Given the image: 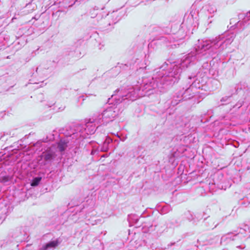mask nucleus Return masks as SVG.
Returning a JSON list of instances; mask_svg holds the SVG:
<instances>
[{
	"mask_svg": "<svg viewBox=\"0 0 250 250\" xmlns=\"http://www.w3.org/2000/svg\"><path fill=\"white\" fill-rule=\"evenodd\" d=\"M235 35L233 33H225L216 37L212 40H199L192 51L184 56L180 63L173 62L168 64L165 62L161 67L156 69L152 79L148 82L144 83L143 86L130 87L126 89H118L108 98L105 109H115L120 104H129L137 98L144 96H151L155 98L159 103L160 95L164 92L169 86H171L179 79L182 71L195 61L200 60L206 54L207 50H215L210 55L215 58V54H220L234 40Z\"/></svg>",
	"mask_w": 250,
	"mask_h": 250,
	"instance_id": "1",
	"label": "nucleus"
},
{
	"mask_svg": "<svg viewBox=\"0 0 250 250\" xmlns=\"http://www.w3.org/2000/svg\"><path fill=\"white\" fill-rule=\"evenodd\" d=\"M197 76L194 75L189 76L187 79V83L189 85V86L184 91H180L179 94L183 100H187L189 99H193L194 101L195 96L197 94H202L203 93L201 92L200 89H203V81H201L197 77Z\"/></svg>",
	"mask_w": 250,
	"mask_h": 250,
	"instance_id": "2",
	"label": "nucleus"
},
{
	"mask_svg": "<svg viewBox=\"0 0 250 250\" xmlns=\"http://www.w3.org/2000/svg\"><path fill=\"white\" fill-rule=\"evenodd\" d=\"M125 14V12L122 10H117L113 11L111 13L106 14L105 19L106 20L111 19L107 25H111L118 22Z\"/></svg>",
	"mask_w": 250,
	"mask_h": 250,
	"instance_id": "3",
	"label": "nucleus"
},
{
	"mask_svg": "<svg viewBox=\"0 0 250 250\" xmlns=\"http://www.w3.org/2000/svg\"><path fill=\"white\" fill-rule=\"evenodd\" d=\"M238 18L239 20H242V21L240 20L235 23V25L237 27L242 25L250 24V10L246 13L239 14Z\"/></svg>",
	"mask_w": 250,
	"mask_h": 250,
	"instance_id": "4",
	"label": "nucleus"
},
{
	"mask_svg": "<svg viewBox=\"0 0 250 250\" xmlns=\"http://www.w3.org/2000/svg\"><path fill=\"white\" fill-rule=\"evenodd\" d=\"M182 100V99L180 96V94L177 93L176 96H174L172 100L167 101L166 104L167 105H169L168 108H172Z\"/></svg>",
	"mask_w": 250,
	"mask_h": 250,
	"instance_id": "5",
	"label": "nucleus"
},
{
	"mask_svg": "<svg viewBox=\"0 0 250 250\" xmlns=\"http://www.w3.org/2000/svg\"><path fill=\"white\" fill-rule=\"evenodd\" d=\"M204 10L206 11L210 16H208V19L213 17L214 14L216 12L217 9L215 5L208 3L204 7Z\"/></svg>",
	"mask_w": 250,
	"mask_h": 250,
	"instance_id": "6",
	"label": "nucleus"
},
{
	"mask_svg": "<svg viewBox=\"0 0 250 250\" xmlns=\"http://www.w3.org/2000/svg\"><path fill=\"white\" fill-rule=\"evenodd\" d=\"M194 19L193 17V15L190 13L189 15H188V17L186 18V16H185L184 18V21L183 23H186L188 25H191V26L194 25V26L195 25L194 24Z\"/></svg>",
	"mask_w": 250,
	"mask_h": 250,
	"instance_id": "7",
	"label": "nucleus"
},
{
	"mask_svg": "<svg viewBox=\"0 0 250 250\" xmlns=\"http://www.w3.org/2000/svg\"><path fill=\"white\" fill-rule=\"evenodd\" d=\"M58 241H53L50 242L49 243L46 244L45 245L43 246L41 249V250H46L49 248H55L58 245Z\"/></svg>",
	"mask_w": 250,
	"mask_h": 250,
	"instance_id": "8",
	"label": "nucleus"
},
{
	"mask_svg": "<svg viewBox=\"0 0 250 250\" xmlns=\"http://www.w3.org/2000/svg\"><path fill=\"white\" fill-rule=\"evenodd\" d=\"M248 105V103L246 101H244V100L241 99L240 100L237 104L233 106V108H240L241 107L243 106L244 108L247 107Z\"/></svg>",
	"mask_w": 250,
	"mask_h": 250,
	"instance_id": "9",
	"label": "nucleus"
},
{
	"mask_svg": "<svg viewBox=\"0 0 250 250\" xmlns=\"http://www.w3.org/2000/svg\"><path fill=\"white\" fill-rule=\"evenodd\" d=\"M68 142L61 140L58 144V147L60 151H63L67 147Z\"/></svg>",
	"mask_w": 250,
	"mask_h": 250,
	"instance_id": "10",
	"label": "nucleus"
},
{
	"mask_svg": "<svg viewBox=\"0 0 250 250\" xmlns=\"http://www.w3.org/2000/svg\"><path fill=\"white\" fill-rule=\"evenodd\" d=\"M42 157L45 161H49L53 159V155L49 152H45L42 153Z\"/></svg>",
	"mask_w": 250,
	"mask_h": 250,
	"instance_id": "11",
	"label": "nucleus"
},
{
	"mask_svg": "<svg viewBox=\"0 0 250 250\" xmlns=\"http://www.w3.org/2000/svg\"><path fill=\"white\" fill-rule=\"evenodd\" d=\"M231 96V95H230L229 96H225L223 97L220 100L221 104L219 105H221L226 104L227 103L229 102V99Z\"/></svg>",
	"mask_w": 250,
	"mask_h": 250,
	"instance_id": "12",
	"label": "nucleus"
},
{
	"mask_svg": "<svg viewBox=\"0 0 250 250\" xmlns=\"http://www.w3.org/2000/svg\"><path fill=\"white\" fill-rule=\"evenodd\" d=\"M41 180V178L40 177H36L33 179L32 182L31 184V186L32 187H35L37 186L39 182H40Z\"/></svg>",
	"mask_w": 250,
	"mask_h": 250,
	"instance_id": "13",
	"label": "nucleus"
},
{
	"mask_svg": "<svg viewBox=\"0 0 250 250\" xmlns=\"http://www.w3.org/2000/svg\"><path fill=\"white\" fill-rule=\"evenodd\" d=\"M104 15H105V14L104 13V12H102V13L97 14V15L96 16V20H97L98 21H99V20H101L103 19V18Z\"/></svg>",
	"mask_w": 250,
	"mask_h": 250,
	"instance_id": "14",
	"label": "nucleus"
},
{
	"mask_svg": "<svg viewBox=\"0 0 250 250\" xmlns=\"http://www.w3.org/2000/svg\"><path fill=\"white\" fill-rule=\"evenodd\" d=\"M148 58H149V55H145V61H144L145 66H144V68H146V66L149 64V61L148 60Z\"/></svg>",
	"mask_w": 250,
	"mask_h": 250,
	"instance_id": "15",
	"label": "nucleus"
},
{
	"mask_svg": "<svg viewBox=\"0 0 250 250\" xmlns=\"http://www.w3.org/2000/svg\"><path fill=\"white\" fill-rule=\"evenodd\" d=\"M212 84L215 85V88H217L220 85L219 82L217 80H213L211 81Z\"/></svg>",
	"mask_w": 250,
	"mask_h": 250,
	"instance_id": "16",
	"label": "nucleus"
},
{
	"mask_svg": "<svg viewBox=\"0 0 250 250\" xmlns=\"http://www.w3.org/2000/svg\"><path fill=\"white\" fill-rule=\"evenodd\" d=\"M172 40H172V41H171V40L170 39V42H174L175 41H178L179 40H178V39H177L176 38V37H172Z\"/></svg>",
	"mask_w": 250,
	"mask_h": 250,
	"instance_id": "17",
	"label": "nucleus"
},
{
	"mask_svg": "<svg viewBox=\"0 0 250 250\" xmlns=\"http://www.w3.org/2000/svg\"><path fill=\"white\" fill-rule=\"evenodd\" d=\"M84 96H83V95L81 96H80V97H79V100H80V99H82V100H84V98H84Z\"/></svg>",
	"mask_w": 250,
	"mask_h": 250,
	"instance_id": "18",
	"label": "nucleus"
},
{
	"mask_svg": "<svg viewBox=\"0 0 250 250\" xmlns=\"http://www.w3.org/2000/svg\"><path fill=\"white\" fill-rule=\"evenodd\" d=\"M233 19H231L230 20V24H232V22H233Z\"/></svg>",
	"mask_w": 250,
	"mask_h": 250,
	"instance_id": "19",
	"label": "nucleus"
},
{
	"mask_svg": "<svg viewBox=\"0 0 250 250\" xmlns=\"http://www.w3.org/2000/svg\"><path fill=\"white\" fill-rule=\"evenodd\" d=\"M143 67H144V66L142 65V66L140 67V68H143Z\"/></svg>",
	"mask_w": 250,
	"mask_h": 250,
	"instance_id": "20",
	"label": "nucleus"
},
{
	"mask_svg": "<svg viewBox=\"0 0 250 250\" xmlns=\"http://www.w3.org/2000/svg\"><path fill=\"white\" fill-rule=\"evenodd\" d=\"M38 68H36V72H38Z\"/></svg>",
	"mask_w": 250,
	"mask_h": 250,
	"instance_id": "21",
	"label": "nucleus"
},
{
	"mask_svg": "<svg viewBox=\"0 0 250 250\" xmlns=\"http://www.w3.org/2000/svg\"><path fill=\"white\" fill-rule=\"evenodd\" d=\"M238 90V88H237V89L236 90V92H237Z\"/></svg>",
	"mask_w": 250,
	"mask_h": 250,
	"instance_id": "22",
	"label": "nucleus"
}]
</instances>
